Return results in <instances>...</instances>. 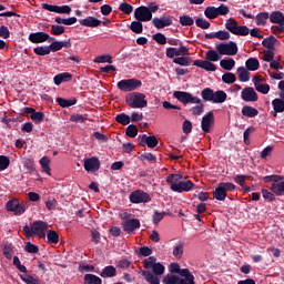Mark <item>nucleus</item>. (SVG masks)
<instances>
[{
	"mask_svg": "<svg viewBox=\"0 0 284 284\" xmlns=\"http://www.w3.org/2000/svg\"><path fill=\"white\" fill-rule=\"evenodd\" d=\"M34 54L38 57H45L50 54V47L49 45H41L33 49Z\"/></svg>",
	"mask_w": 284,
	"mask_h": 284,
	"instance_id": "49",
	"label": "nucleus"
},
{
	"mask_svg": "<svg viewBox=\"0 0 284 284\" xmlns=\"http://www.w3.org/2000/svg\"><path fill=\"white\" fill-rule=\"evenodd\" d=\"M152 39L160 45H165V43H168V38L163 33H155L152 36Z\"/></svg>",
	"mask_w": 284,
	"mask_h": 284,
	"instance_id": "61",
	"label": "nucleus"
},
{
	"mask_svg": "<svg viewBox=\"0 0 284 284\" xmlns=\"http://www.w3.org/2000/svg\"><path fill=\"white\" fill-rule=\"evenodd\" d=\"M10 168V158L6 155H0V172L8 170Z\"/></svg>",
	"mask_w": 284,
	"mask_h": 284,
	"instance_id": "62",
	"label": "nucleus"
},
{
	"mask_svg": "<svg viewBox=\"0 0 284 284\" xmlns=\"http://www.w3.org/2000/svg\"><path fill=\"white\" fill-rule=\"evenodd\" d=\"M242 115L247 116V119H254L258 116V110L254 106L245 105L242 108Z\"/></svg>",
	"mask_w": 284,
	"mask_h": 284,
	"instance_id": "27",
	"label": "nucleus"
},
{
	"mask_svg": "<svg viewBox=\"0 0 284 284\" xmlns=\"http://www.w3.org/2000/svg\"><path fill=\"white\" fill-rule=\"evenodd\" d=\"M170 273L180 274V276H183V278H189L191 283L192 281H194V275L192 274V272H190V268H181V265H179V263L170 264Z\"/></svg>",
	"mask_w": 284,
	"mask_h": 284,
	"instance_id": "8",
	"label": "nucleus"
},
{
	"mask_svg": "<svg viewBox=\"0 0 284 284\" xmlns=\"http://www.w3.org/2000/svg\"><path fill=\"white\" fill-rule=\"evenodd\" d=\"M223 83L232 84L236 82V75L232 72H226L222 75Z\"/></svg>",
	"mask_w": 284,
	"mask_h": 284,
	"instance_id": "57",
	"label": "nucleus"
},
{
	"mask_svg": "<svg viewBox=\"0 0 284 284\" xmlns=\"http://www.w3.org/2000/svg\"><path fill=\"white\" fill-rule=\"evenodd\" d=\"M192 187H194V182H192V180H185L184 178L176 192L179 194H182V192H191Z\"/></svg>",
	"mask_w": 284,
	"mask_h": 284,
	"instance_id": "32",
	"label": "nucleus"
},
{
	"mask_svg": "<svg viewBox=\"0 0 284 284\" xmlns=\"http://www.w3.org/2000/svg\"><path fill=\"white\" fill-rule=\"evenodd\" d=\"M201 97H202L203 101L212 102L214 99V90H212L211 88H205L202 90Z\"/></svg>",
	"mask_w": 284,
	"mask_h": 284,
	"instance_id": "47",
	"label": "nucleus"
},
{
	"mask_svg": "<svg viewBox=\"0 0 284 284\" xmlns=\"http://www.w3.org/2000/svg\"><path fill=\"white\" fill-rule=\"evenodd\" d=\"M48 39H50V34H48L43 31H39V32L29 34V41L31 43H45V41H48Z\"/></svg>",
	"mask_w": 284,
	"mask_h": 284,
	"instance_id": "22",
	"label": "nucleus"
},
{
	"mask_svg": "<svg viewBox=\"0 0 284 284\" xmlns=\"http://www.w3.org/2000/svg\"><path fill=\"white\" fill-rule=\"evenodd\" d=\"M152 23L154 28L158 30H162V28H169L172 26V18L171 17H161V18H153Z\"/></svg>",
	"mask_w": 284,
	"mask_h": 284,
	"instance_id": "21",
	"label": "nucleus"
},
{
	"mask_svg": "<svg viewBox=\"0 0 284 284\" xmlns=\"http://www.w3.org/2000/svg\"><path fill=\"white\" fill-rule=\"evenodd\" d=\"M64 32L65 27L59 24L51 26V34H53L54 37H60V34H63Z\"/></svg>",
	"mask_w": 284,
	"mask_h": 284,
	"instance_id": "60",
	"label": "nucleus"
},
{
	"mask_svg": "<svg viewBox=\"0 0 284 284\" xmlns=\"http://www.w3.org/2000/svg\"><path fill=\"white\" fill-rule=\"evenodd\" d=\"M173 97L180 103H183V105H187V103H201V98L194 97L192 93L185 91H174Z\"/></svg>",
	"mask_w": 284,
	"mask_h": 284,
	"instance_id": "6",
	"label": "nucleus"
},
{
	"mask_svg": "<svg viewBox=\"0 0 284 284\" xmlns=\"http://www.w3.org/2000/svg\"><path fill=\"white\" fill-rule=\"evenodd\" d=\"M125 103L133 110H142V108L148 105V100H145V93L133 92L126 95Z\"/></svg>",
	"mask_w": 284,
	"mask_h": 284,
	"instance_id": "3",
	"label": "nucleus"
},
{
	"mask_svg": "<svg viewBox=\"0 0 284 284\" xmlns=\"http://www.w3.org/2000/svg\"><path fill=\"white\" fill-rule=\"evenodd\" d=\"M261 81H262L261 75H255L253 78L256 92H261V94H268L270 84H262Z\"/></svg>",
	"mask_w": 284,
	"mask_h": 284,
	"instance_id": "24",
	"label": "nucleus"
},
{
	"mask_svg": "<svg viewBox=\"0 0 284 284\" xmlns=\"http://www.w3.org/2000/svg\"><path fill=\"white\" fill-rule=\"evenodd\" d=\"M80 26H83L84 28H99L101 26L102 21L97 19L95 17L89 16L85 19L79 20Z\"/></svg>",
	"mask_w": 284,
	"mask_h": 284,
	"instance_id": "23",
	"label": "nucleus"
},
{
	"mask_svg": "<svg viewBox=\"0 0 284 284\" xmlns=\"http://www.w3.org/2000/svg\"><path fill=\"white\" fill-rule=\"evenodd\" d=\"M40 165L42 168V172H44L45 174H48V176H50V158L48 156H43L42 159H40Z\"/></svg>",
	"mask_w": 284,
	"mask_h": 284,
	"instance_id": "46",
	"label": "nucleus"
},
{
	"mask_svg": "<svg viewBox=\"0 0 284 284\" xmlns=\"http://www.w3.org/2000/svg\"><path fill=\"white\" fill-rule=\"evenodd\" d=\"M119 10L123 12L124 14H132V11L134 10V7L128 2H122L119 6Z\"/></svg>",
	"mask_w": 284,
	"mask_h": 284,
	"instance_id": "59",
	"label": "nucleus"
},
{
	"mask_svg": "<svg viewBox=\"0 0 284 284\" xmlns=\"http://www.w3.org/2000/svg\"><path fill=\"white\" fill-rule=\"evenodd\" d=\"M48 231V223L43 221H36L31 224V227L24 225L22 232H24L28 239H32V236H45V232Z\"/></svg>",
	"mask_w": 284,
	"mask_h": 284,
	"instance_id": "2",
	"label": "nucleus"
},
{
	"mask_svg": "<svg viewBox=\"0 0 284 284\" xmlns=\"http://www.w3.org/2000/svg\"><path fill=\"white\" fill-rule=\"evenodd\" d=\"M68 81H72V75L70 72H63L54 75L53 82L55 85H61L62 83H68Z\"/></svg>",
	"mask_w": 284,
	"mask_h": 284,
	"instance_id": "25",
	"label": "nucleus"
},
{
	"mask_svg": "<svg viewBox=\"0 0 284 284\" xmlns=\"http://www.w3.org/2000/svg\"><path fill=\"white\" fill-rule=\"evenodd\" d=\"M143 267L146 271H141L142 276L145 278L149 284H161L159 276L165 274V266L160 262H156L154 256L143 261Z\"/></svg>",
	"mask_w": 284,
	"mask_h": 284,
	"instance_id": "1",
	"label": "nucleus"
},
{
	"mask_svg": "<svg viewBox=\"0 0 284 284\" xmlns=\"http://www.w3.org/2000/svg\"><path fill=\"white\" fill-rule=\"evenodd\" d=\"M143 85V82L139 79H125L118 82V89L121 92H134V90H139Z\"/></svg>",
	"mask_w": 284,
	"mask_h": 284,
	"instance_id": "5",
	"label": "nucleus"
},
{
	"mask_svg": "<svg viewBox=\"0 0 284 284\" xmlns=\"http://www.w3.org/2000/svg\"><path fill=\"white\" fill-rule=\"evenodd\" d=\"M267 19H270L268 12H260L255 17V23L256 26H265V23H267Z\"/></svg>",
	"mask_w": 284,
	"mask_h": 284,
	"instance_id": "40",
	"label": "nucleus"
},
{
	"mask_svg": "<svg viewBox=\"0 0 284 284\" xmlns=\"http://www.w3.org/2000/svg\"><path fill=\"white\" fill-rule=\"evenodd\" d=\"M168 59H174V57H189L190 49L181 44L180 48H168L165 52Z\"/></svg>",
	"mask_w": 284,
	"mask_h": 284,
	"instance_id": "11",
	"label": "nucleus"
},
{
	"mask_svg": "<svg viewBox=\"0 0 284 284\" xmlns=\"http://www.w3.org/2000/svg\"><path fill=\"white\" fill-rule=\"evenodd\" d=\"M215 50L219 54L225 57H235V54H239V45L234 41H230L229 43L221 42L215 45Z\"/></svg>",
	"mask_w": 284,
	"mask_h": 284,
	"instance_id": "4",
	"label": "nucleus"
},
{
	"mask_svg": "<svg viewBox=\"0 0 284 284\" xmlns=\"http://www.w3.org/2000/svg\"><path fill=\"white\" fill-rule=\"evenodd\" d=\"M271 23L284 24V14L281 11H273L270 14Z\"/></svg>",
	"mask_w": 284,
	"mask_h": 284,
	"instance_id": "34",
	"label": "nucleus"
},
{
	"mask_svg": "<svg viewBox=\"0 0 284 284\" xmlns=\"http://www.w3.org/2000/svg\"><path fill=\"white\" fill-rule=\"evenodd\" d=\"M164 284H196L194 280L190 281V277L181 278L176 275H166L163 280Z\"/></svg>",
	"mask_w": 284,
	"mask_h": 284,
	"instance_id": "17",
	"label": "nucleus"
},
{
	"mask_svg": "<svg viewBox=\"0 0 284 284\" xmlns=\"http://www.w3.org/2000/svg\"><path fill=\"white\" fill-rule=\"evenodd\" d=\"M83 281L84 284H103V280H101V277L90 273L84 275Z\"/></svg>",
	"mask_w": 284,
	"mask_h": 284,
	"instance_id": "36",
	"label": "nucleus"
},
{
	"mask_svg": "<svg viewBox=\"0 0 284 284\" xmlns=\"http://www.w3.org/2000/svg\"><path fill=\"white\" fill-rule=\"evenodd\" d=\"M84 170L87 172H99V170H101V161L99 160V158H88L84 159Z\"/></svg>",
	"mask_w": 284,
	"mask_h": 284,
	"instance_id": "14",
	"label": "nucleus"
},
{
	"mask_svg": "<svg viewBox=\"0 0 284 284\" xmlns=\"http://www.w3.org/2000/svg\"><path fill=\"white\" fill-rule=\"evenodd\" d=\"M125 134L126 136H129L130 139H134L138 136L139 134V128L134 124H130L126 130H125Z\"/></svg>",
	"mask_w": 284,
	"mask_h": 284,
	"instance_id": "52",
	"label": "nucleus"
},
{
	"mask_svg": "<svg viewBox=\"0 0 284 284\" xmlns=\"http://www.w3.org/2000/svg\"><path fill=\"white\" fill-rule=\"evenodd\" d=\"M115 121L116 123H120V125H130V115L125 114V113H119L115 116Z\"/></svg>",
	"mask_w": 284,
	"mask_h": 284,
	"instance_id": "48",
	"label": "nucleus"
},
{
	"mask_svg": "<svg viewBox=\"0 0 284 284\" xmlns=\"http://www.w3.org/2000/svg\"><path fill=\"white\" fill-rule=\"evenodd\" d=\"M239 27V22L234 18H229L225 22V28L231 34H234L236 28Z\"/></svg>",
	"mask_w": 284,
	"mask_h": 284,
	"instance_id": "42",
	"label": "nucleus"
},
{
	"mask_svg": "<svg viewBox=\"0 0 284 284\" xmlns=\"http://www.w3.org/2000/svg\"><path fill=\"white\" fill-rule=\"evenodd\" d=\"M220 65L223 70H226V71L234 70V65H236V61H234V59L232 58L227 60L223 59L220 61Z\"/></svg>",
	"mask_w": 284,
	"mask_h": 284,
	"instance_id": "37",
	"label": "nucleus"
},
{
	"mask_svg": "<svg viewBox=\"0 0 284 284\" xmlns=\"http://www.w3.org/2000/svg\"><path fill=\"white\" fill-rule=\"evenodd\" d=\"M55 102L58 103V105H60V108H72V105H77L78 100L77 98H72L70 100L63 99V98H57Z\"/></svg>",
	"mask_w": 284,
	"mask_h": 284,
	"instance_id": "28",
	"label": "nucleus"
},
{
	"mask_svg": "<svg viewBox=\"0 0 284 284\" xmlns=\"http://www.w3.org/2000/svg\"><path fill=\"white\" fill-rule=\"evenodd\" d=\"M173 63L176 65L187 67L192 63V60L187 57H178L173 59Z\"/></svg>",
	"mask_w": 284,
	"mask_h": 284,
	"instance_id": "51",
	"label": "nucleus"
},
{
	"mask_svg": "<svg viewBox=\"0 0 284 284\" xmlns=\"http://www.w3.org/2000/svg\"><path fill=\"white\" fill-rule=\"evenodd\" d=\"M30 118L34 123H42V121L45 119V113L36 110Z\"/></svg>",
	"mask_w": 284,
	"mask_h": 284,
	"instance_id": "53",
	"label": "nucleus"
},
{
	"mask_svg": "<svg viewBox=\"0 0 284 284\" xmlns=\"http://www.w3.org/2000/svg\"><path fill=\"white\" fill-rule=\"evenodd\" d=\"M236 37H247L250 34V28L247 26H239L236 27V30L233 32Z\"/></svg>",
	"mask_w": 284,
	"mask_h": 284,
	"instance_id": "50",
	"label": "nucleus"
},
{
	"mask_svg": "<svg viewBox=\"0 0 284 284\" xmlns=\"http://www.w3.org/2000/svg\"><path fill=\"white\" fill-rule=\"evenodd\" d=\"M184 243L183 242H178L174 246H173V256H175V258H183V247H184Z\"/></svg>",
	"mask_w": 284,
	"mask_h": 284,
	"instance_id": "44",
	"label": "nucleus"
},
{
	"mask_svg": "<svg viewBox=\"0 0 284 284\" xmlns=\"http://www.w3.org/2000/svg\"><path fill=\"white\" fill-rule=\"evenodd\" d=\"M184 179L185 178L182 174H170L166 176V183H169L170 190H172V192H178Z\"/></svg>",
	"mask_w": 284,
	"mask_h": 284,
	"instance_id": "12",
	"label": "nucleus"
},
{
	"mask_svg": "<svg viewBox=\"0 0 284 284\" xmlns=\"http://www.w3.org/2000/svg\"><path fill=\"white\" fill-rule=\"evenodd\" d=\"M43 10H48L49 12H57V14H70L72 12V8L68 4L64 6H57V4H41Z\"/></svg>",
	"mask_w": 284,
	"mask_h": 284,
	"instance_id": "10",
	"label": "nucleus"
},
{
	"mask_svg": "<svg viewBox=\"0 0 284 284\" xmlns=\"http://www.w3.org/2000/svg\"><path fill=\"white\" fill-rule=\"evenodd\" d=\"M241 97L243 101H246L247 103L258 101V94L256 93V91H254V88L252 87L243 89L241 92Z\"/></svg>",
	"mask_w": 284,
	"mask_h": 284,
	"instance_id": "18",
	"label": "nucleus"
},
{
	"mask_svg": "<svg viewBox=\"0 0 284 284\" xmlns=\"http://www.w3.org/2000/svg\"><path fill=\"white\" fill-rule=\"evenodd\" d=\"M206 19H216L219 16L216 13V7H206L204 10Z\"/></svg>",
	"mask_w": 284,
	"mask_h": 284,
	"instance_id": "58",
	"label": "nucleus"
},
{
	"mask_svg": "<svg viewBox=\"0 0 284 284\" xmlns=\"http://www.w3.org/2000/svg\"><path fill=\"white\" fill-rule=\"evenodd\" d=\"M213 199H216V201H225V199H227V193L221 183H219L213 191Z\"/></svg>",
	"mask_w": 284,
	"mask_h": 284,
	"instance_id": "26",
	"label": "nucleus"
},
{
	"mask_svg": "<svg viewBox=\"0 0 284 284\" xmlns=\"http://www.w3.org/2000/svg\"><path fill=\"white\" fill-rule=\"evenodd\" d=\"M141 227V221L139 219H130L122 222V230L126 232V234H132L134 230H139Z\"/></svg>",
	"mask_w": 284,
	"mask_h": 284,
	"instance_id": "16",
	"label": "nucleus"
},
{
	"mask_svg": "<svg viewBox=\"0 0 284 284\" xmlns=\"http://www.w3.org/2000/svg\"><path fill=\"white\" fill-rule=\"evenodd\" d=\"M213 123H214V113L210 111L202 118L201 128L207 134L210 133V129L212 128Z\"/></svg>",
	"mask_w": 284,
	"mask_h": 284,
	"instance_id": "19",
	"label": "nucleus"
},
{
	"mask_svg": "<svg viewBox=\"0 0 284 284\" xmlns=\"http://www.w3.org/2000/svg\"><path fill=\"white\" fill-rule=\"evenodd\" d=\"M272 106L275 112L283 113L284 112V100L281 98H276L272 101Z\"/></svg>",
	"mask_w": 284,
	"mask_h": 284,
	"instance_id": "43",
	"label": "nucleus"
},
{
	"mask_svg": "<svg viewBox=\"0 0 284 284\" xmlns=\"http://www.w3.org/2000/svg\"><path fill=\"white\" fill-rule=\"evenodd\" d=\"M20 278L26 284H41L39 280L32 277V275H28L27 273L20 275Z\"/></svg>",
	"mask_w": 284,
	"mask_h": 284,
	"instance_id": "54",
	"label": "nucleus"
},
{
	"mask_svg": "<svg viewBox=\"0 0 284 284\" xmlns=\"http://www.w3.org/2000/svg\"><path fill=\"white\" fill-rule=\"evenodd\" d=\"M276 43L281 42L274 36H270L262 41V45H264V48H267V50H274V45H276Z\"/></svg>",
	"mask_w": 284,
	"mask_h": 284,
	"instance_id": "35",
	"label": "nucleus"
},
{
	"mask_svg": "<svg viewBox=\"0 0 284 284\" xmlns=\"http://www.w3.org/2000/svg\"><path fill=\"white\" fill-rule=\"evenodd\" d=\"M246 70L250 72H256L258 68H261V62H258V59L256 58H248L245 62Z\"/></svg>",
	"mask_w": 284,
	"mask_h": 284,
	"instance_id": "29",
	"label": "nucleus"
},
{
	"mask_svg": "<svg viewBox=\"0 0 284 284\" xmlns=\"http://www.w3.org/2000/svg\"><path fill=\"white\" fill-rule=\"evenodd\" d=\"M134 19L135 21H152V13L150 8L145 6L138 7L134 11Z\"/></svg>",
	"mask_w": 284,
	"mask_h": 284,
	"instance_id": "9",
	"label": "nucleus"
},
{
	"mask_svg": "<svg viewBox=\"0 0 284 284\" xmlns=\"http://www.w3.org/2000/svg\"><path fill=\"white\" fill-rule=\"evenodd\" d=\"M247 179H251V176L245 174H237L234 176V181L240 187H245V181H247Z\"/></svg>",
	"mask_w": 284,
	"mask_h": 284,
	"instance_id": "55",
	"label": "nucleus"
},
{
	"mask_svg": "<svg viewBox=\"0 0 284 284\" xmlns=\"http://www.w3.org/2000/svg\"><path fill=\"white\" fill-rule=\"evenodd\" d=\"M215 12L217 17H225V14H230V8L225 4H221L220 7H215Z\"/></svg>",
	"mask_w": 284,
	"mask_h": 284,
	"instance_id": "63",
	"label": "nucleus"
},
{
	"mask_svg": "<svg viewBox=\"0 0 284 284\" xmlns=\"http://www.w3.org/2000/svg\"><path fill=\"white\" fill-rule=\"evenodd\" d=\"M180 23L183 27L194 26V19L192 17H190L189 14H183L180 17Z\"/></svg>",
	"mask_w": 284,
	"mask_h": 284,
	"instance_id": "56",
	"label": "nucleus"
},
{
	"mask_svg": "<svg viewBox=\"0 0 284 284\" xmlns=\"http://www.w3.org/2000/svg\"><path fill=\"white\" fill-rule=\"evenodd\" d=\"M130 201L132 203L139 204V203H150L152 201V197L150 194L145 193V191L135 190L133 191L130 196Z\"/></svg>",
	"mask_w": 284,
	"mask_h": 284,
	"instance_id": "7",
	"label": "nucleus"
},
{
	"mask_svg": "<svg viewBox=\"0 0 284 284\" xmlns=\"http://www.w3.org/2000/svg\"><path fill=\"white\" fill-rule=\"evenodd\" d=\"M47 239L48 243L51 245H57V243H59V233H57V231L49 230L47 232Z\"/></svg>",
	"mask_w": 284,
	"mask_h": 284,
	"instance_id": "45",
	"label": "nucleus"
},
{
	"mask_svg": "<svg viewBox=\"0 0 284 284\" xmlns=\"http://www.w3.org/2000/svg\"><path fill=\"white\" fill-rule=\"evenodd\" d=\"M193 65H196V68H201L206 72H216V64L212 63L210 60H195Z\"/></svg>",
	"mask_w": 284,
	"mask_h": 284,
	"instance_id": "20",
	"label": "nucleus"
},
{
	"mask_svg": "<svg viewBox=\"0 0 284 284\" xmlns=\"http://www.w3.org/2000/svg\"><path fill=\"white\" fill-rule=\"evenodd\" d=\"M237 74L242 83H247V81H250V72L245 70V67L237 68Z\"/></svg>",
	"mask_w": 284,
	"mask_h": 284,
	"instance_id": "39",
	"label": "nucleus"
},
{
	"mask_svg": "<svg viewBox=\"0 0 284 284\" xmlns=\"http://www.w3.org/2000/svg\"><path fill=\"white\" fill-rule=\"evenodd\" d=\"M271 192H273V194H276V196H281V194H284V181L278 180L276 183H272Z\"/></svg>",
	"mask_w": 284,
	"mask_h": 284,
	"instance_id": "31",
	"label": "nucleus"
},
{
	"mask_svg": "<svg viewBox=\"0 0 284 284\" xmlns=\"http://www.w3.org/2000/svg\"><path fill=\"white\" fill-rule=\"evenodd\" d=\"M138 141H140V145L142 148H145V145H148V148H156V145H159V139L155 135H146V134H142L138 136Z\"/></svg>",
	"mask_w": 284,
	"mask_h": 284,
	"instance_id": "15",
	"label": "nucleus"
},
{
	"mask_svg": "<svg viewBox=\"0 0 284 284\" xmlns=\"http://www.w3.org/2000/svg\"><path fill=\"white\" fill-rule=\"evenodd\" d=\"M227 101V93L225 91L219 90L216 92L213 91V100L212 103H225Z\"/></svg>",
	"mask_w": 284,
	"mask_h": 284,
	"instance_id": "33",
	"label": "nucleus"
},
{
	"mask_svg": "<svg viewBox=\"0 0 284 284\" xmlns=\"http://www.w3.org/2000/svg\"><path fill=\"white\" fill-rule=\"evenodd\" d=\"M6 209L8 212H13L16 215H21L26 212V206L19 203V200L12 199L7 202Z\"/></svg>",
	"mask_w": 284,
	"mask_h": 284,
	"instance_id": "13",
	"label": "nucleus"
},
{
	"mask_svg": "<svg viewBox=\"0 0 284 284\" xmlns=\"http://www.w3.org/2000/svg\"><path fill=\"white\" fill-rule=\"evenodd\" d=\"M195 24L197 26V28H201L202 30H207L210 29V21L203 19V18H197L195 20Z\"/></svg>",
	"mask_w": 284,
	"mask_h": 284,
	"instance_id": "64",
	"label": "nucleus"
},
{
	"mask_svg": "<svg viewBox=\"0 0 284 284\" xmlns=\"http://www.w3.org/2000/svg\"><path fill=\"white\" fill-rule=\"evenodd\" d=\"M100 276L102 278H113V276H116V267L112 265L105 266L100 273Z\"/></svg>",
	"mask_w": 284,
	"mask_h": 284,
	"instance_id": "30",
	"label": "nucleus"
},
{
	"mask_svg": "<svg viewBox=\"0 0 284 284\" xmlns=\"http://www.w3.org/2000/svg\"><path fill=\"white\" fill-rule=\"evenodd\" d=\"M221 53H219V51H216V49H212L206 51L205 57H206V61H211V62H216V61H221Z\"/></svg>",
	"mask_w": 284,
	"mask_h": 284,
	"instance_id": "38",
	"label": "nucleus"
},
{
	"mask_svg": "<svg viewBox=\"0 0 284 284\" xmlns=\"http://www.w3.org/2000/svg\"><path fill=\"white\" fill-rule=\"evenodd\" d=\"M130 30L134 32L135 34H142L143 33V21H132L130 26Z\"/></svg>",
	"mask_w": 284,
	"mask_h": 284,
	"instance_id": "41",
	"label": "nucleus"
}]
</instances>
